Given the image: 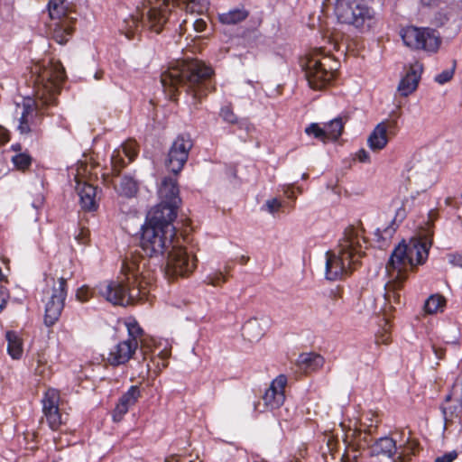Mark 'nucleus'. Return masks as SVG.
<instances>
[{
  "instance_id": "obj_1",
  "label": "nucleus",
  "mask_w": 462,
  "mask_h": 462,
  "mask_svg": "<svg viewBox=\"0 0 462 462\" xmlns=\"http://www.w3.org/2000/svg\"><path fill=\"white\" fill-rule=\"evenodd\" d=\"M213 74V69L200 60H177L162 73L161 83L171 97L179 86L186 87L187 94L192 98L191 105L198 108L201 100L214 89L210 82Z\"/></svg>"
},
{
  "instance_id": "obj_2",
  "label": "nucleus",
  "mask_w": 462,
  "mask_h": 462,
  "mask_svg": "<svg viewBox=\"0 0 462 462\" xmlns=\"http://www.w3.org/2000/svg\"><path fill=\"white\" fill-rule=\"evenodd\" d=\"M438 213L431 209L428 214L427 233L423 240L412 238L408 244L400 243L393 251L387 270L392 281L386 284L387 295L390 298L391 293L395 297V292L399 290L407 277V273L414 266L422 264L428 259L429 250L431 245L430 226L437 218Z\"/></svg>"
},
{
  "instance_id": "obj_3",
  "label": "nucleus",
  "mask_w": 462,
  "mask_h": 462,
  "mask_svg": "<svg viewBox=\"0 0 462 462\" xmlns=\"http://www.w3.org/2000/svg\"><path fill=\"white\" fill-rule=\"evenodd\" d=\"M144 263L135 258H126L116 280L105 281L97 285L99 294L114 305L126 306L146 294L148 282L143 275Z\"/></svg>"
},
{
  "instance_id": "obj_4",
  "label": "nucleus",
  "mask_w": 462,
  "mask_h": 462,
  "mask_svg": "<svg viewBox=\"0 0 462 462\" xmlns=\"http://www.w3.org/2000/svg\"><path fill=\"white\" fill-rule=\"evenodd\" d=\"M365 240L353 228L346 229L336 251L326 254L325 276L337 281L346 277L365 254Z\"/></svg>"
},
{
  "instance_id": "obj_5",
  "label": "nucleus",
  "mask_w": 462,
  "mask_h": 462,
  "mask_svg": "<svg viewBox=\"0 0 462 462\" xmlns=\"http://www.w3.org/2000/svg\"><path fill=\"white\" fill-rule=\"evenodd\" d=\"M173 219L158 217L149 214L143 226L140 245L142 250L149 257L162 256L169 253L175 245L176 230L172 225Z\"/></svg>"
},
{
  "instance_id": "obj_6",
  "label": "nucleus",
  "mask_w": 462,
  "mask_h": 462,
  "mask_svg": "<svg viewBox=\"0 0 462 462\" xmlns=\"http://www.w3.org/2000/svg\"><path fill=\"white\" fill-rule=\"evenodd\" d=\"M36 77V95L43 105H54L56 95L66 78L64 68L58 60H49L47 63L37 64L32 69Z\"/></svg>"
},
{
  "instance_id": "obj_7",
  "label": "nucleus",
  "mask_w": 462,
  "mask_h": 462,
  "mask_svg": "<svg viewBox=\"0 0 462 462\" xmlns=\"http://www.w3.org/2000/svg\"><path fill=\"white\" fill-rule=\"evenodd\" d=\"M122 323L127 330L128 337L113 346L106 357V362L113 366L126 364L134 355L143 330L133 317L125 319Z\"/></svg>"
},
{
  "instance_id": "obj_8",
  "label": "nucleus",
  "mask_w": 462,
  "mask_h": 462,
  "mask_svg": "<svg viewBox=\"0 0 462 462\" xmlns=\"http://www.w3.org/2000/svg\"><path fill=\"white\" fill-rule=\"evenodd\" d=\"M304 67L310 87L313 89H322L334 79L337 61L318 51L308 58Z\"/></svg>"
},
{
  "instance_id": "obj_9",
  "label": "nucleus",
  "mask_w": 462,
  "mask_h": 462,
  "mask_svg": "<svg viewBox=\"0 0 462 462\" xmlns=\"http://www.w3.org/2000/svg\"><path fill=\"white\" fill-rule=\"evenodd\" d=\"M160 202L149 212L155 219L166 217L175 219L181 203L176 178L165 177L158 189Z\"/></svg>"
},
{
  "instance_id": "obj_10",
  "label": "nucleus",
  "mask_w": 462,
  "mask_h": 462,
  "mask_svg": "<svg viewBox=\"0 0 462 462\" xmlns=\"http://www.w3.org/2000/svg\"><path fill=\"white\" fill-rule=\"evenodd\" d=\"M405 46L415 51L436 53L441 44L440 34L429 27L406 26L400 31Z\"/></svg>"
},
{
  "instance_id": "obj_11",
  "label": "nucleus",
  "mask_w": 462,
  "mask_h": 462,
  "mask_svg": "<svg viewBox=\"0 0 462 462\" xmlns=\"http://www.w3.org/2000/svg\"><path fill=\"white\" fill-rule=\"evenodd\" d=\"M197 259L181 246L175 245L168 253L165 273L169 277L189 275L196 268Z\"/></svg>"
},
{
  "instance_id": "obj_12",
  "label": "nucleus",
  "mask_w": 462,
  "mask_h": 462,
  "mask_svg": "<svg viewBox=\"0 0 462 462\" xmlns=\"http://www.w3.org/2000/svg\"><path fill=\"white\" fill-rule=\"evenodd\" d=\"M192 146L193 142L188 134H181L173 141L166 160V166L172 173L178 174L181 171Z\"/></svg>"
},
{
  "instance_id": "obj_13",
  "label": "nucleus",
  "mask_w": 462,
  "mask_h": 462,
  "mask_svg": "<svg viewBox=\"0 0 462 462\" xmlns=\"http://www.w3.org/2000/svg\"><path fill=\"white\" fill-rule=\"evenodd\" d=\"M67 297V280L60 277L58 286L52 288L51 295L45 303L44 323L51 327L61 315Z\"/></svg>"
},
{
  "instance_id": "obj_14",
  "label": "nucleus",
  "mask_w": 462,
  "mask_h": 462,
  "mask_svg": "<svg viewBox=\"0 0 462 462\" xmlns=\"http://www.w3.org/2000/svg\"><path fill=\"white\" fill-rule=\"evenodd\" d=\"M288 379L285 374H279L272 382L268 389H266L263 400L266 409L273 411L279 409L285 401V387Z\"/></svg>"
},
{
  "instance_id": "obj_15",
  "label": "nucleus",
  "mask_w": 462,
  "mask_h": 462,
  "mask_svg": "<svg viewBox=\"0 0 462 462\" xmlns=\"http://www.w3.org/2000/svg\"><path fill=\"white\" fill-rule=\"evenodd\" d=\"M423 71V65L420 62L411 64L399 82L397 90L402 97H408L418 88Z\"/></svg>"
},
{
  "instance_id": "obj_16",
  "label": "nucleus",
  "mask_w": 462,
  "mask_h": 462,
  "mask_svg": "<svg viewBox=\"0 0 462 462\" xmlns=\"http://www.w3.org/2000/svg\"><path fill=\"white\" fill-rule=\"evenodd\" d=\"M140 397L141 390L139 386H130L129 389L119 398L113 411V420L115 421H120L128 412L129 409L135 405Z\"/></svg>"
},
{
  "instance_id": "obj_17",
  "label": "nucleus",
  "mask_w": 462,
  "mask_h": 462,
  "mask_svg": "<svg viewBox=\"0 0 462 462\" xmlns=\"http://www.w3.org/2000/svg\"><path fill=\"white\" fill-rule=\"evenodd\" d=\"M389 125L386 121L378 123L367 138V146L373 152H379L383 150L389 142L388 139Z\"/></svg>"
},
{
  "instance_id": "obj_18",
  "label": "nucleus",
  "mask_w": 462,
  "mask_h": 462,
  "mask_svg": "<svg viewBox=\"0 0 462 462\" xmlns=\"http://www.w3.org/2000/svg\"><path fill=\"white\" fill-rule=\"evenodd\" d=\"M76 189L79 197V203L82 209L86 211H95L97 209L98 204L96 199V187L78 180Z\"/></svg>"
},
{
  "instance_id": "obj_19",
  "label": "nucleus",
  "mask_w": 462,
  "mask_h": 462,
  "mask_svg": "<svg viewBox=\"0 0 462 462\" xmlns=\"http://www.w3.org/2000/svg\"><path fill=\"white\" fill-rule=\"evenodd\" d=\"M399 452L395 440L390 437L380 438L370 447L372 457H383L393 460V456Z\"/></svg>"
},
{
  "instance_id": "obj_20",
  "label": "nucleus",
  "mask_w": 462,
  "mask_h": 462,
  "mask_svg": "<svg viewBox=\"0 0 462 462\" xmlns=\"http://www.w3.org/2000/svg\"><path fill=\"white\" fill-rule=\"evenodd\" d=\"M22 108L23 111L19 118L17 129L20 134H27L32 131L31 125L34 116V106L32 99H24Z\"/></svg>"
},
{
  "instance_id": "obj_21",
  "label": "nucleus",
  "mask_w": 462,
  "mask_h": 462,
  "mask_svg": "<svg viewBox=\"0 0 462 462\" xmlns=\"http://www.w3.org/2000/svg\"><path fill=\"white\" fill-rule=\"evenodd\" d=\"M72 34V28L67 21L54 23L52 38L60 44H65Z\"/></svg>"
},
{
  "instance_id": "obj_22",
  "label": "nucleus",
  "mask_w": 462,
  "mask_h": 462,
  "mask_svg": "<svg viewBox=\"0 0 462 462\" xmlns=\"http://www.w3.org/2000/svg\"><path fill=\"white\" fill-rule=\"evenodd\" d=\"M7 352L13 359H19L23 355V344L15 332L8 331L5 335Z\"/></svg>"
},
{
  "instance_id": "obj_23",
  "label": "nucleus",
  "mask_w": 462,
  "mask_h": 462,
  "mask_svg": "<svg viewBox=\"0 0 462 462\" xmlns=\"http://www.w3.org/2000/svg\"><path fill=\"white\" fill-rule=\"evenodd\" d=\"M138 189L139 185L136 180L128 175L122 177L118 187V192L121 196L133 198L137 194Z\"/></svg>"
},
{
  "instance_id": "obj_24",
  "label": "nucleus",
  "mask_w": 462,
  "mask_h": 462,
  "mask_svg": "<svg viewBox=\"0 0 462 462\" xmlns=\"http://www.w3.org/2000/svg\"><path fill=\"white\" fill-rule=\"evenodd\" d=\"M248 16L245 8H235L219 14V21L225 24H236L244 21Z\"/></svg>"
},
{
  "instance_id": "obj_25",
  "label": "nucleus",
  "mask_w": 462,
  "mask_h": 462,
  "mask_svg": "<svg viewBox=\"0 0 462 462\" xmlns=\"http://www.w3.org/2000/svg\"><path fill=\"white\" fill-rule=\"evenodd\" d=\"M327 140L337 141L342 134L344 123L342 118L337 117L327 123L325 125Z\"/></svg>"
},
{
  "instance_id": "obj_26",
  "label": "nucleus",
  "mask_w": 462,
  "mask_h": 462,
  "mask_svg": "<svg viewBox=\"0 0 462 462\" xmlns=\"http://www.w3.org/2000/svg\"><path fill=\"white\" fill-rule=\"evenodd\" d=\"M446 304V300L439 294H433L428 298L425 302L424 310L429 314H434L439 311H443Z\"/></svg>"
},
{
  "instance_id": "obj_27",
  "label": "nucleus",
  "mask_w": 462,
  "mask_h": 462,
  "mask_svg": "<svg viewBox=\"0 0 462 462\" xmlns=\"http://www.w3.org/2000/svg\"><path fill=\"white\" fill-rule=\"evenodd\" d=\"M297 363L306 368L315 369L323 365V357L314 353H302L299 356Z\"/></svg>"
},
{
  "instance_id": "obj_28",
  "label": "nucleus",
  "mask_w": 462,
  "mask_h": 462,
  "mask_svg": "<svg viewBox=\"0 0 462 462\" xmlns=\"http://www.w3.org/2000/svg\"><path fill=\"white\" fill-rule=\"evenodd\" d=\"M65 0H50L48 4L49 15L51 19L60 20L67 14Z\"/></svg>"
},
{
  "instance_id": "obj_29",
  "label": "nucleus",
  "mask_w": 462,
  "mask_h": 462,
  "mask_svg": "<svg viewBox=\"0 0 462 462\" xmlns=\"http://www.w3.org/2000/svg\"><path fill=\"white\" fill-rule=\"evenodd\" d=\"M230 267L226 265L224 271L219 269L212 271L205 277L204 283L214 287L223 285L227 280L225 273H227Z\"/></svg>"
},
{
  "instance_id": "obj_30",
  "label": "nucleus",
  "mask_w": 462,
  "mask_h": 462,
  "mask_svg": "<svg viewBox=\"0 0 462 462\" xmlns=\"http://www.w3.org/2000/svg\"><path fill=\"white\" fill-rule=\"evenodd\" d=\"M60 393L56 389H49L42 398V412L59 408Z\"/></svg>"
},
{
  "instance_id": "obj_31",
  "label": "nucleus",
  "mask_w": 462,
  "mask_h": 462,
  "mask_svg": "<svg viewBox=\"0 0 462 462\" xmlns=\"http://www.w3.org/2000/svg\"><path fill=\"white\" fill-rule=\"evenodd\" d=\"M11 162L17 170L26 171L32 165V158L28 151H25L13 155Z\"/></svg>"
},
{
  "instance_id": "obj_32",
  "label": "nucleus",
  "mask_w": 462,
  "mask_h": 462,
  "mask_svg": "<svg viewBox=\"0 0 462 462\" xmlns=\"http://www.w3.org/2000/svg\"><path fill=\"white\" fill-rule=\"evenodd\" d=\"M185 9L190 14H201L208 8V3L206 0H181Z\"/></svg>"
},
{
  "instance_id": "obj_33",
  "label": "nucleus",
  "mask_w": 462,
  "mask_h": 462,
  "mask_svg": "<svg viewBox=\"0 0 462 462\" xmlns=\"http://www.w3.org/2000/svg\"><path fill=\"white\" fill-rule=\"evenodd\" d=\"M43 414L46 417L47 422L51 430H56L62 424L61 414L59 408L43 412Z\"/></svg>"
},
{
  "instance_id": "obj_34",
  "label": "nucleus",
  "mask_w": 462,
  "mask_h": 462,
  "mask_svg": "<svg viewBox=\"0 0 462 462\" xmlns=\"http://www.w3.org/2000/svg\"><path fill=\"white\" fill-rule=\"evenodd\" d=\"M305 133L308 135L314 136L315 138L322 141L323 143L328 142L325 127L324 126L321 127L317 123H312L308 127H306Z\"/></svg>"
},
{
  "instance_id": "obj_35",
  "label": "nucleus",
  "mask_w": 462,
  "mask_h": 462,
  "mask_svg": "<svg viewBox=\"0 0 462 462\" xmlns=\"http://www.w3.org/2000/svg\"><path fill=\"white\" fill-rule=\"evenodd\" d=\"M93 290L88 285H82L76 291V299L80 302H86L93 297Z\"/></svg>"
},
{
  "instance_id": "obj_36",
  "label": "nucleus",
  "mask_w": 462,
  "mask_h": 462,
  "mask_svg": "<svg viewBox=\"0 0 462 462\" xmlns=\"http://www.w3.org/2000/svg\"><path fill=\"white\" fill-rule=\"evenodd\" d=\"M122 151L125 156L129 158V162H132L137 155V145L135 142L129 141L122 144Z\"/></svg>"
},
{
  "instance_id": "obj_37",
  "label": "nucleus",
  "mask_w": 462,
  "mask_h": 462,
  "mask_svg": "<svg viewBox=\"0 0 462 462\" xmlns=\"http://www.w3.org/2000/svg\"><path fill=\"white\" fill-rule=\"evenodd\" d=\"M455 72V66H453L451 69H445L441 73L435 76V81L440 85H443L447 82H448L454 76Z\"/></svg>"
},
{
  "instance_id": "obj_38",
  "label": "nucleus",
  "mask_w": 462,
  "mask_h": 462,
  "mask_svg": "<svg viewBox=\"0 0 462 462\" xmlns=\"http://www.w3.org/2000/svg\"><path fill=\"white\" fill-rule=\"evenodd\" d=\"M450 18V12L440 11L437 13L432 20V24L438 27L445 25Z\"/></svg>"
},
{
  "instance_id": "obj_39",
  "label": "nucleus",
  "mask_w": 462,
  "mask_h": 462,
  "mask_svg": "<svg viewBox=\"0 0 462 462\" xmlns=\"http://www.w3.org/2000/svg\"><path fill=\"white\" fill-rule=\"evenodd\" d=\"M220 116L224 121L229 124H236L237 122L236 116L234 114L232 108L228 106H223L221 108Z\"/></svg>"
},
{
  "instance_id": "obj_40",
  "label": "nucleus",
  "mask_w": 462,
  "mask_h": 462,
  "mask_svg": "<svg viewBox=\"0 0 462 462\" xmlns=\"http://www.w3.org/2000/svg\"><path fill=\"white\" fill-rule=\"evenodd\" d=\"M265 207H266V209L271 214H274L282 208V202L279 201L277 199H268L265 202Z\"/></svg>"
},
{
  "instance_id": "obj_41",
  "label": "nucleus",
  "mask_w": 462,
  "mask_h": 462,
  "mask_svg": "<svg viewBox=\"0 0 462 462\" xmlns=\"http://www.w3.org/2000/svg\"><path fill=\"white\" fill-rule=\"evenodd\" d=\"M457 457V452L452 450L435 458V462H453Z\"/></svg>"
},
{
  "instance_id": "obj_42",
  "label": "nucleus",
  "mask_w": 462,
  "mask_h": 462,
  "mask_svg": "<svg viewBox=\"0 0 462 462\" xmlns=\"http://www.w3.org/2000/svg\"><path fill=\"white\" fill-rule=\"evenodd\" d=\"M8 298V291L4 286L0 285V312L5 308Z\"/></svg>"
},
{
  "instance_id": "obj_43",
  "label": "nucleus",
  "mask_w": 462,
  "mask_h": 462,
  "mask_svg": "<svg viewBox=\"0 0 462 462\" xmlns=\"http://www.w3.org/2000/svg\"><path fill=\"white\" fill-rule=\"evenodd\" d=\"M356 156L360 162H370L371 161L369 152L365 149H360L356 152Z\"/></svg>"
},
{
  "instance_id": "obj_44",
  "label": "nucleus",
  "mask_w": 462,
  "mask_h": 462,
  "mask_svg": "<svg viewBox=\"0 0 462 462\" xmlns=\"http://www.w3.org/2000/svg\"><path fill=\"white\" fill-rule=\"evenodd\" d=\"M193 27L196 32H201L206 29L207 23L202 18H199L194 21Z\"/></svg>"
},
{
  "instance_id": "obj_45",
  "label": "nucleus",
  "mask_w": 462,
  "mask_h": 462,
  "mask_svg": "<svg viewBox=\"0 0 462 462\" xmlns=\"http://www.w3.org/2000/svg\"><path fill=\"white\" fill-rule=\"evenodd\" d=\"M408 458L409 455L406 454L404 450H400L398 456L391 462H407Z\"/></svg>"
},
{
  "instance_id": "obj_46",
  "label": "nucleus",
  "mask_w": 462,
  "mask_h": 462,
  "mask_svg": "<svg viewBox=\"0 0 462 462\" xmlns=\"http://www.w3.org/2000/svg\"><path fill=\"white\" fill-rule=\"evenodd\" d=\"M10 150L13 151L15 154L19 153V152H24L26 151V150H23V147H22L21 143H13L10 146Z\"/></svg>"
},
{
  "instance_id": "obj_47",
  "label": "nucleus",
  "mask_w": 462,
  "mask_h": 462,
  "mask_svg": "<svg viewBox=\"0 0 462 462\" xmlns=\"http://www.w3.org/2000/svg\"><path fill=\"white\" fill-rule=\"evenodd\" d=\"M437 181V173L433 172L430 176V179L429 182L427 183V186L430 187Z\"/></svg>"
},
{
  "instance_id": "obj_48",
  "label": "nucleus",
  "mask_w": 462,
  "mask_h": 462,
  "mask_svg": "<svg viewBox=\"0 0 462 462\" xmlns=\"http://www.w3.org/2000/svg\"><path fill=\"white\" fill-rule=\"evenodd\" d=\"M423 5L430 6L436 3L437 0H420Z\"/></svg>"
},
{
  "instance_id": "obj_49",
  "label": "nucleus",
  "mask_w": 462,
  "mask_h": 462,
  "mask_svg": "<svg viewBox=\"0 0 462 462\" xmlns=\"http://www.w3.org/2000/svg\"><path fill=\"white\" fill-rule=\"evenodd\" d=\"M257 322L254 320V321H250L245 328V329H248L250 328H254L255 326H257Z\"/></svg>"
},
{
  "instance_id": "obj_50",
  "label": "nucleus",
  "mask_w": 462,
  "mask_h": 462,
  "mask_svg": "<svg viewBox=\"0 0 462 462\" xmlns=\"http://www.w3.org/2000/svg\"><path fill=\"white\" fill-rule=\"evenodd\" d=\"M133 35H134V31H132V30H131V31H128L127 32H125V36H126L128 39L132 38V37H133Z\"/></svg>"
},
{
  "instance_id": "obj_51",
  "label": "nucleus",
  "mask_w": 462,
  "mask_h": 462,
  "mask_svg": "<svg viewBox=\"0 0 462 462\" xmlns=\"http://www.w3.org/2000/svg\"><path fill=\"white\" fill-rule=\"evenodd\" d=\"M388 336L387 337H383L381 340L380 339H377V342H382V343H387L388 341Z\"/></svg>"
},
{
  "instance_id": "obj_52",
  "label": "nucleus",
  "mask_w": 462,
  "mask_h": 462,
  "mask_svg": "<svg viewBox=\"0 0 462 462\" xmlns=\"http://www.w3.org/2000/svg\"><path fill=\"white\" fill-rule=\"evenodd\" d=\"M286 194H287V197H288L289 199H293V198H294V196H293V191H291V192L286 191Z\"/></svg>"
},
{
  "instance_id": "obj_53",
  "label": "nucleus",
  "mask_w": 462,
  "mask_h": 462,
  "mask_svg": "<svg viewBox=\"0 0 462 462\" xmlns=\"http://www.w3.org/2000/svg\"><path fill=\"white\" fill-rule=\"evenodd\" d=\"M132 23L135 25V27L137 28L140 24V23L134 19H132Z\"/></svg>"
},
{
  "instance_id": "obj_54",
  "label": "nucleus",
  "mask_w": 462,
  "mask_h": 462,
  "mask_svg": "<svg viewBox=\"0 0 462 462\" xmlns=\"http://www.w3.org/2000/svg\"><path fill=\"white\" fill-rule=\"evenodd\" d=\"M384 232L387 233L389 236H391L392 233H393V229L392 228H387V229L384 230Z\"/></svg>"
},
{
  "instance_id": "obj_55",
  "label": "nucleus",
  "mask_w": 462,
  "mask_h": 462,
  "mask_svg": "<svg viewBox=\"0 0 462 462\" xmlns=\"http://www.w3.org/2000/svg\"><path fill=\"white\" fill-rule=\"evenodd\" d=\"M248 258L247 257H245V256H242L241 258V261L243 263H245L247 262Z\"/></svg>"
},
{
  "instance_id": "obj_56",
  "label": "nucleus",
  "mask_w": 462,
  "mask_h": 462,
  "mask_svg": "<svg viewBox=\"0 0 462 462\" xmlns=\"http://www.w3.org/2000/svg\"><path fill=\"white\" fill-rule=\"evenodd\" d=\"M443 413H444V416H445V419L447 420V409L446 408H443Z\"/></svg>"
},
{
  "instance_id": "obj_57",
  "label": "nucleus",
  "mask_w": 462,
  "mask_h": 462,
  "mask_svg": "<svg viewBox=\"0 0 462 462\" xmlns=\"http://www.w3.org/2000/svg\"><path fill=\"white\" fill-rule=\"evenodd\" d=\"M95 79H100V75H99V73H96V74H95Z\"/></svg>"
},
{
  "instance_id": "obj_58",
  "label": "nucleus",
  "mask_w": 462,
  "mask_h": 462,
  "mask_svg": "<svg viewBox=\"0 0 462 462\" xmlns=\"http://www.w3.org/2000/svg\"><path fill=\"white\" fill-rule=\"evenodd\" d=\"M4 275H3V273H2V269L0 268V281L3 279Z\"/></svg>"
},
{
  "instance_id": "obj_59",
  "label": "nucleus",
  "mask_w": 462,
  "mask_h": 462,
  "mask_svg": "<svg viewBox=\"0 0 462 462\" xmlns=\"http://www.w3.org/2000/svg\"><path fill=\"white\" fill-rule=\"evenodd\" d=\"M259 403H254V410H257V406Z\"/></svg>"
},
{
  "instance_id": "obj_60",
  "label": "nucleus",
  "mask_w": 462,
  "mask_h": 462,
  "mask_svg": "<svg viewBox=\"0 0 462 462\" xmlns=\"http://www.w3.org/2000/svg\"><path fill=\"white\" fill-rule=\"evenodd\" d=\"M182 26H183V24H182V23H181V24H180V31H182Z\"/></svg>"
}]
</instances>
